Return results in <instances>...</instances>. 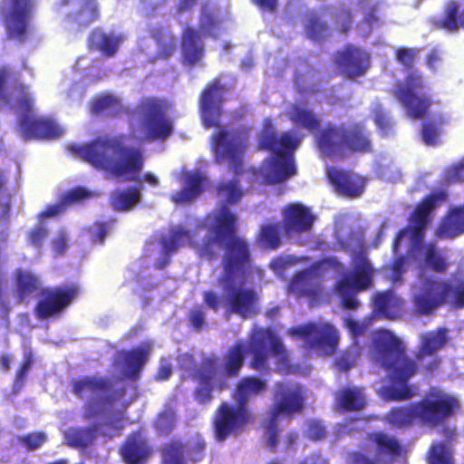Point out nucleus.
<instances>
[{
  "label": "nucleus",
  "instance_id": "obj_22",
  "mask_svg": "<svg viewBox=\"0 0 464 464\" xmlns=\"http://www.w3.org/2000/svg\"><path fill=\"white\" fill-rule=\"evenodd\" d=\"M334 63L350 79L364 75L371 65L370 54L354 44H346L334 53Z\"/></svg>",
  "mask_w": 464,
  "mask_h": 464
},
{
  "label": "nucleus",
  "instance_id": "obj_16",
  "mask_svg": "<svg viewBox=\"0 0 464 464\" xmlns=\"http://www.w3.org/2000/svg\"><path fill=\"white\" fill-rule=\"evenodd\" d=\"M79 294L80 287L76 284L42 288L40 297L33 310L34 315L38 320L58 318Z\"/></svg>",
  "mask_w": 464,
  "mask_h": 464
},
{
  "label": "nucleus",
  "instance_id": "obj_6",
  "mask_svg": "<svg viewBox=\"0 0 464 464\" xmlns=\"http://www.w3.org/2000/svg\"><path fill=\"white\" fill-rule=\"evenodd\" d=\"M300 139L291 132L278 135L273 130H264L260 135L259 146L272 153L266 167L265 177L269 183L276 184L287 180L296 173L294 152L299 146Z\"/></svg>",
  "mask_w": 464,
  "mask_h": 464
},
{
  "label": "nucleus",
  "instance_id": "obj_14",
  "mask_svg": "<svg viewBox=\"0 0 464 464\" xmlns=\"http://www.w3.org/2000/svg\"><path fill=\"white\" fill-rule=\"evenodd\" d=\"M142 116L141 129L146 141L165 140L173 133V121L168 116V104L158 98H145L138 104Z\"/></svg>",
  "mask_w": 464,
  "mask_h": 464
},
{
  "label": "nucleus",
  "instance_id": "obj_50",
  "mask_svg": "<svg viewBox=\"0 0 464 464\" xmlns=\"http://www.w3.org/2000/svg\"><path fill=\"white\" fill-rule=\"evenodd\" d=\"M70 236L68 231L59 228L50 240V249L53 258L64 256L70 246Z\"/></svg>",
  "mask_w": 464,
  "mask_h": 464
},
{
  "label": "nucleus",
  "instance_id": "obj_37",
  "mask_svg": "<svg viewBox=\"0 0 464 464\" xmlns=\"http://www.w3.org/2000/svg\"><path fill=\"white\" fill-rule=\"evenodd\" d=\"M150 352L151 343L149 342H145L141 345L128 351L124 356L126 367L124 375L131 381H137L149 359Z\"/></svg>",
  "mask_w": 464,
  "mask_h": 464
},
{
  "label": "nucleus",
  "instance_id": "obj_27",
  "mask_svg": "<svg viewBox=\"0 0 464 464\" xmlns=\"http://www.w3.org/2000/svg\"><path fill=\"white\" fill-rule=\"evenodd\" d=\"M20 131L24 139H55L63 130L53 120L23 115L20 120Z\"/></svg>",
  "mask_w": 464,
  "mask_h": 464
},
{
  "label": "nucleus",
  "instance_id": "obj_13",
  "mask_svg": "<svg viewBox=\"0 0 464 464\" xmlns=\"http://www.w3.org/2000/svg\"><path fill=\"white\" fill-rule=\"evenodd\" d=\"M286 334L293 339L303 341L305 350L324 355L332 354L339 341L336 329L328 323L308 322L288 328Z\"/></svg>",
  "mask_w": 464,
  "mask_h": 464
},
{
  "label": "nucleus",
  "instance_id": "obj_53",
  "mask_svg": "<svg viewBox=\"0 0 464 464\" xmlns=\"http://www.w3.org/2000/svg\"><path fill=\"white\" fill-rule=\"evenodd\" d=\"M176 413L173 409L168 408L158 414L154 427L162 435L169 434L175 427Z\"/></svg>",
  "mask_w": 464,
  "mask_h": 464
},
{
  "label": "nucleus",
  "instance_id": "obj_11",
  "mask_svg": "<svg viewBox=\"0 0 464 464\" xmlns=\"http://www.w3.org/2000/svg\"><path fill=\"white\" fill-rule=\"evenodd\" d=\"M247 342V353L252 355L249 367L261 373L270 370V353L277 360L278 371L289 366L288 352L282 340L269 328L256 330Z\"/></svg>",
  "mask_w": 464,
  "mask_h": 464
},
{
  "label": "nucleus",
  "instance_id": "obj_49",
  "mask_svg": "<svg viewBox=\"0 0 464 464\" xmlns=\"http://www.w3.org/2000/svg\"><path fill=\"white\" fill-rule=\"evenodd\" d=\"M222 24V19L213 11L204 7L199 18V33L204 35L215 36V31Z\"/></svg>",
  "mask_w": 464,
  "mask_h": 464
},
{
  "label": "nucleus",
  "instance_id": "obj_19",
  "mask_svg": "<svg viewBox=\"0 0 464 464\" xmlns=\"http://www.w3.org/2000/svg\"><path fill=\"white\" fill-rule=\"evenodd\" d=\"M206 441L201 436L189 438L187 441L172 440L161 450V464H193L203 459Z\"/></svg>",
  "mask_w": 464,
  "mask_h": 464
},
{
  "label": "nucleus",
  "instance_id": "obj_20",
  "mask_svg": "<svg viewBox=\"0 0 464 464\" xmlns=\"http://www.w3.org/2000/svg\"><path fill=\"white\" fill-rule=\"evenodd\" d=\"M439 205H416L409 218V225L401 228L392 242V252L398 254L401 240L409 237L410 244H420L424 241L426 228L433 219L435 208Z\"/></svg>",
  "mask_w": 464,
  "mask_h": 464
},
{
  "label": "nucleus",
  "instance_id": "obj_31",
  "mask_svg": "<svg viewBox=\"0 0 464 464\" xmlns=\"http://www.w3.org/2000/svg\"><path fill=\"white\" fill-rule=\"evenodd\" d=\"M61 6L75 5V12L67 14L68 23L79 27H87L99 17V7L96 0H60Z\"/></svg>",
  "mask_w": 464,
  "mask_h": 464
},
{
  "label": "nucleus",
  "instance_id": "obj_24",
  "mask_svg": "<svg viewBox=\"0 0 464 464\" xmlns=\"http://www.w3.org/2000/svg\"><path fill=\"white\" fill-rule=\"evenodd\" d=\"M408 256L421 261L422 266L435 273L443 274L449 267L445 250L440 248L435 242H420L410 244Z\"/></svg>",
  "mask_w": 464,
  "mask_h": 464
},
{
  "label": "nucleus",
  "instance_id": "obj_8",
  "mask_svg": "<svg viewBox=\"0 0 464 464\" xmlns=\"http://www.w3.org/2000/svg\"><path fill=\"white\" fill-rule=\"evenodd\" d=\"M304 406V396L301 387L284 382L275 384L274 402L262 424L266 430V446L271 451L276 452L278 445V420L302 412Z\"/></svg>",
  "mask_w": 464,
  "mask_h": 464
},
{
  "label": "nucleus",
  "instance_id": "obj_39",
  "mask_svg": "<svg viewBox=\"0 0 464 464\" xmlns=\"http://www.w3.org/2000/svg\"><path fill=\"white\" fill-rule=\"evenodd\" d=\"M208 182V178L201 172L188 174L182 188L172 197V200L175 203H185L195 199L206 189Z\"/></svg>",
  "mask_w": 464,
  "mask_h": 464
},
{
  "label": "nucleus",
  "instance_id": "obj_15",
  "mask_svg": "<svg viewBox=\"0 0 464 464\" xmlns=\"http://www.w3.org/2000/svg\"><path fill=\"white\" fill-rule=\"evenodd\" d=\"M255 415L250 409L221 402L213 417V431L216 440L224 441L231 436L242 433L248 424L254 422Z\"/></svg>",
  "mask_w": 464,
  "mask_h": 464
},
{
  "label": "nucleus",
  "instance_id": "obj_58",
  "mask_svg": "<svg viewBox=\"0 0 464 464\" xmlns=\"http://www.w3.org/2000/svg\"><path fill=\"white\" fill-rule=\"evenodd\" d=\"M441 117L437 121H425L422 123L421 137L427 145H435L439 137V126L442 124Z\"/></svg>",
  "mask_w": 464,
  "mask_h": 464
},
{
  "label": "nucleus",
  "instance_id": "obj_63",
  "mask_svg": "<svg viewBox=\"0 0 464 464\" xmlns=\"http://www.w3.org/2000/svg\"><path fill=\"white\" fill-rule=\"evenodd\" d=\"M47 440L44 431L31 432L20 438L21 444L28 450L39 449Z\"/></svg>",
  "mask_w": 464,
  "mask_h": 464
},
{
  "label": "nucleus",
  "instance_id": "obj_44",
  "mask_svg": "<svg viewBox=\"0 0 464 464\" xmlns=\"http://www.w3.org/2000/svg\"><path fill=\"white\" fill-rule=\"evenodd\" d=\"M216 194L222 203H238L244 194L237 179L222 180L216 186Z\"/></svg>",
  "mask_w": 464,
  "mask_h": 464
},
{
  "label": "nucleus",
  "instance_id": "obj_30",
  "mask_svg": "<svg viewBox=\"0 0 464 464\" xmlns=\"http://www.w3.org/2000/svg\"><path fill=\"white\" fill-rule=\"evenodd\" d=\"M247 354V342L237 340L227 347L222 362V371L219 365L217 367L216 375H225L226 380L239 376L244 366L246 355Z\"/></svg>",
  "mask_w": 464,
  "mask_h": 464
},
{
  "label": "nucleus",
  "instance_id": "obj_55",
  "mask_svg": "<svg viewBox=\"0 0 464 464\" xmlns=\"http://www.w3.org/2000/svg\"><path fill=\"white\" fill-rule=\"evenodd\" d=\"M372 113L373 121L380 130L385 135L389 134L393 123L382 105L377 102L372 108Z\"/></svg>",
  "mask_w": 464,
  "mask_h": 464
},
{
  "label": "nucleus",
  "instance_id": "obj_1",
  "mask_svg": "<svg viewBox=\"0 0 464 464\" xmlns=\"http://www.w3.org/2000/svg\"><path fill=\"white\" fill-rule=\"evenodd\" d=\"M229 205H220L218 211L208 214L198 224L194 232L181 227H172L168 236L160 239V257L155 268L164 269L171 262V256L184 245L194 248L199 257L215 261L218 250L222 248L220 261L222 272L218 283L224 287L231 286L237 278L246 274L251 262L250 245L237 235V217L228 208Z\"/></svg>",
  "mask_w": 464,
  "mask_h": 464
},
{
  "label": "nucleus",
  "instance_id": "obj_12",
  "mask_svg": "<svg viewBox=\"0 0 464 464\" xmlns=\"http://www.w3.org/2000/svg\"><path fill=\"white\" fill-rule=\"evenodd\" d=\"M35 5L36 0H4L1 18L8 40L24 44L29 39Z\"/></svg>",
  "mask_w": 464,
  "mask_h": 464
},
{
  "label": "nucleus",
  "instance_id": "obj_62",
  "mask_svg": "<svg viewBox=\"0 0 464 464\" xmlns=\"http://www.w3.org/2000/svg\"><path fill=\"white\" fill-rule=\"evenodd\" d=\"M120 105V101L111 95H104L95 99L92 103V112L99 114L116 109Z\"/></svg>",
  "mask_w": 464,
  "mask_h": 464
},
{
  "label": "nucleus",
  "instance_id": "obj_52",
  "mask_svg": "<svg viewBox=\"0 0 464 464\" xmlns=\"http://www.w3.org/2000/svg\"><path fill=\"white\" fill-rule=\"evenodd\" d=\"M305 28L310 38L314 41L324 38L329 32L327 24L315 13L309 15Z\"/></svg>",
  "mask_w": 464,
  "mask_h": 464
},
{
  "label": "nucleus",
  "instance_id": "obj_32",
  "mask_svg": "<svg viewBox=\"0 0 464 464\" xmlns=\"http://www.w3.org/2000/svg\"><path fill=\"white\" fill-rule=\"evenodd\" d=\"M266 388L267 383L266 380H262L256 376H246L238 381L231 397L237 405L243 409H249L248 403L250 400L263 393Z\"/></svg>",
  "mask_w": 464,
  "mask_h": 464
},
{
  "label": "nucleus",
  "instance_id": "obj_5",
  "mask_svg": "<svg viewBox=\"0 0 464 464\" xmlns=\"http://www.w3.org/2000/svg\"><path fill=\"white\" fill-rule=\"evenodd\" d=\"M418 54L416 48L399 47L395 50L396 61L410 72L403 81L398 82L392 90V95L403 107L408 117L421 120L429 115L433 104L431 95L425 92L427 87L424 76L411 71Z\"/></svg>",
  "mask_w": 464,
  "mask_h": 464
},
{
  "label": "nucleus",
  "instance_id": "obj_56",
  "mask_svg": "<svg viewBox=\"0 0 464 464\" xmlns=\"http://www.w3.org/2000/svg\"><path fill=\"white\" fill-rule=\"evenodd\" d=\"M441 285L444 287L448 286V289L445 293V301L448 296H450V303L456 308H463L464 307V281H459L455 285H450L449 283H441Z\"/></svg>",
  "mask_w": 464,
  "mask_h": 464
},
{
  "label": "nucleus",
  "instance_id": "obj_48",
  "mask_svg": "<svg viewBox=\"0 0 464 464\" xmlns=\"http://www.w3.org/2000/svg\"><path fill=\"white\" fill-rule=\"evenodd\" d=\"M334 24L341 34L348 33L353 24V14L350 7L345 4H340L333 12Z\"/></svg>",
  "mask_w": 464,
  "mask_h": 464
},
{
  "label": "nucleus",
  "instance_id": "obj_9",
  "mask_svg": "<svg viewBox=\"0 0 464 464\" xmlns=\"http://www.w3.org/2000/svg\"><path fill=\"white\" fill-rule=\"evenodd\" d=\"M374 268L365 250H359L353 257L351 271L343 273L334 283V294L340 305L347 310H356L361 303L357 294L370 289L373 285Z\"/></svg>",
  "mask_w": 464,
  "mask_h": 464
},
{
  "label": "nucleus",
  "instance_id": "obj_4",
  "mask_svg": "<svg viewBox=\"0 0 464 464\" xmlns=\"http://www.w3.org/2000/svg\"><path fill=\"white\" fill-rule=\"evenodd\" d=\"M70 150L95 169L114 177L139 174L144 163L141 150L127 146L121 134L99 136L85 145H71Z\"/></svg>",
  "mask_w": 464,
  "mask_h": 464
},
{
  "label": "nucleus",
  "instance_id": "obj_57",
  "mask_svg": "<svg viewBox=\"0 0 464 464\" xmlns=\"http://www.w3.org/2000/svg\"><path fill=\"white\" fill-rule=\"evenodd\" d=\"M108 232L109 227L106 222H94L83 228V233L88 236L90 241L93 244H102Z\"/></svg>",
  "mask_w": 464,
  "mask_h": 464
},
{
  "label": "nucleus",
  "instance_id": "obj_23",
  "mask_svg": "<svg viewBox=\"0 0 464 464\" xmlns=\"http://www.w3.org/2000/svg\"><path fill=\"white\" fill-rule=\"evenodd\" d=\"M325 175L334 191L343 197L355 198L360 197L365 189V180L353 171L328 166Z\"/></svg>",
  "mask_w": 464,
  "mask_h": 464
},
{
  "label": "nucleus",
  "instance_id": "obj_43",
  "mask_svg": "<svg viewBox=\"0 0 464 464\" xmlns=\"http://www.w3.org/2000/svg\"><path fill=\"white\" fill-rule=\"evenodd\" d=\"M388 421L394 427L406 428L419 422L416 403L392 408L387 413Z\"/></svg>",
  "mask_w": 464,
  "mask_h": 464
},
{
  "label": "nucleus",
  "instance_id": "obj_21",
  "mask_svg": "<svg viewBox=\"0 0 464 464\" xmlns=\"http://www.w3.org/2000/svg\"><path fill=\"white\" fill-rule=\"evenodd\" d=\"M227 88L219 80L208 82L199 95V109L206 128L218 127Z\"/></svg>",
  "mask_w": 464,
  "mask_h": 464
},
{
  "label": "nucleus",
  "instance_id": "obj_29",
  "mask_svg": "<svg viewBox=\"0 0 464 464\" xmlns=\"http://www.w3.org/2000/svg\"><path fill=\"white\" fill-rule=\"evenodd\" d=\"M119 452L125 464H146L152 449L140 432H135L126 439Z\"/></svg>",
  "mask_w": 464,
  "mask_h": 464
},
{
  "label": "nucleus",
  "instance_id": "obj_35",
  "mask_svg": "<svg viewBox=\"0 0 464 464\" xmlns=\"http://www.w3.org/2000/svg\"><path fill=\"white\" fill-rule=\"evenodd\" d=\"M464 234V205L450 208L435 230L438 239H453Z\"/></svg>",
  "mask_w": 464,
  "mask_h": 464
},
{
  "label": "nucleus",
  "instance_id": "obj_7",
  "mask_svg": "<svg viewBox=\"0 0 464 464\" xmlns=\"http://www.w3.org/2000/svg\"><path fill=\"white\" fill-rule=\"evenodd\" d=\"M71 387L73 394L80 399L92 397L83 404L82 418L85 421L103 417L107 410L123 395V392L116 395L111 381L106 377L80 376L71 381Z\"/></svg>",
  "mask_w": 464,
  "mask_h": 464
},
{
  "label": "nucleus",
  "instance_id": "obj_36",
  "mask_svg": "<svg viewBox=\"0 0 464 464\" xmlns=\"http://www.w3.org/2000/svg\"><path fill=\"white\" fill-rule=\"evenodd\" d=\"M314 219L304 205H288L285 211L284 226L287 232H304L312 227Z\"/></svg>",
  "mask_w": 464,
  "mask_h": 464
},
{
  "label": "nucleus",
  "instance_id": "obj_61",
  "mask_svg": "<svg viewBox=\"0 0 464 464\" xmlns=\"http://www.w3.org/2000/svg\"><path fill=\"white\" fill-rule=\"evenodd\" d=\"M140 192L138 188L131 187L126 189H116L113 191L111 203H139Z\"/></svg>",
  "mask_w": 464,
  "mask_h": 464
},
{
  "label": "nucleus",
  "instance_id": "obj_18",
  "mask_svg": "<svg viewBox=\"0 0 464 464\" xmlns=\"http://www.w3.org/2000/svg\"><path fill=\"white\" fill-rule=\"evenodd\" d=\"M250 266L246 274L242 278H237L235 283L227 287L224 288L219 283L218 285L227 294L225 295V302L227 307V312L236 314L241 318H250L257 314L258 307V295L256 292L248 287L236 286L237 285H243L246 283L247 277L252 273L254 267V259L252 252L250 251Z\"/></svg>",
  "mask_w": 464,
  "mask_h": 464
},
{
  "label": "nucleus",
  "instance_id": "obj_33",
  "mask_svg": "<svg viewBox=\"0 0 464 464\" xmlns=\"http://www.w3.org/2000/svg\"><path fill=\"white\" fill-rule=\"evenodd\" d=\"M375 313L385 319L395 320L402 315L404 301L392 290L378 292L373 295Z\"/></svg>",
  "mask_w": 464,
  "mask_h": 464
},
{
  "label": "nucleus",
  "instance_id": "obj_45",
  "mask_svg": "<svg viewBox=\"0 0 464 464\" xmlns=\"http://www.w3.org/2000/svg\"><path fill=\"white\" fill-rule=\"evenodd\" d=\"M281 226L279 223L265 224L260 227L256 242L259 246L268 249H276L281 245Z\"/></svg>",
  "mask_w": 464,
  "mask_h": 464
},
{
  "label": "nucleus",
  "instance_id": "obj_2",
  "mask_svg": "<svg viewBox=\"0 0 464 464\" xmlns=\"http://www.w3.org/2000/svg\"><path fill=\"white\" fill-rule=\"evenodd\" d=\"M447 343L446 330L439 329L421 335L415 357L406 353L404 343L392 331L379 329L372 339L371 357L372 362L386 371L391 385L387 388L388 398L392 401L411 399L414 392L408 382L418 374L420 363L426 356H433Z\"/></svg>",
  "mask_w": 464,
  "mask_h": 464
},
{
  "label": "nucleus",
  "instance_id": "obj_42",
  "mask_svg": "<svg viewBox=\"0 0 464 464\" xmlns=\"http://www.w3.org/2000/svg\"><path fill=\"white\" fill-rule=\"evenodd\" d=\"M314 277L307 269L296 272L288 284L289 292L298 297L315 298L320 295L321 287L313 282Z\"/></svg>",
  "mask_w": 464,
  "mask_h": 464
},
{
  "label": "nucleus",
  "instance_id": "obj_28",
  "mask_svg": "<svg viewBox=\"0 0 464 464\" xmlns=\"http://www.w3.org/2000/svg\"><path fill=\"white\" fill-rule=\"evenodd\" d=\"M214 143L217 161L220 163L227 160L230 169L235 174L242 173V151L237 144L229 140L227 130H220L214 137Z\"/></svg>",
  "mask_w": 464,
  "mask_h": 464
},
{
  "label": "nucleus",
  "instance_id": "obj_54",
  "mask_svg": "<svg viewBox=\"0 0 464 464\" xmlns=\"http://www.w3.org/2000/svg\"><path fill=\"white\" fill-rule=\"evenodd\" d=\"M360 348L353 347L344 351L335 359V366L340 372H348L356 365L360 357Z\"/></svg>",
  "mask_w": 464,
  "mask_h": 464
},
{
  "label": "nucleus",
  "instance_id": "obj_10",
  "mask_svg": "<svg viewBox=\"0 0 464 464\" xmlns=\"http://www.w3.org/2000/svg\"><path fill=\"white\" fill-rule=\"evenodd\" d=\"M179 368L189 372L192 380L198 382L195 388L194 398L199 404H208L213 400V391L222 392L227 390L229 382L225 375H216L218 366V357L210 354L202 358L198 366H196L195 358L190 353H182L179 356Z\"/></svg>",
  "mask_w": 464,
  "mask_h": 464
},
{
  "label": "nucleus",
  "instance_id": "obj_40",
  "mask_svg": "<svg viewBox=\"0 0 464 464\" xmlns=\"http://www.w3.org/2000/svg\"><path fill=\"white\" fill-rule=\"evenodd\" d=\"M100 429L99 424L70 428L64 432L65 443L73 449L85 450L94 444Z\"/></svg>",
  "mask_w": 464,
  "mask_h": 464
},
{
  "label": "nucleus",
  "instance_id": "obj_60",
  "mask_svg": "<svg viewBox=\"0 0 464 464\" xmlns=\"http://www.w3.org/2000/svg\"><path fill=\"white\" fill-rule=\"evenodd\" d=\"M34 362V354L31 351H28L24 353L23 360L15 372V377L14 380V384L17 388H21L26 379V376L32 367Z\"/></svg>",
  "mask_w": 464,
  "mask_h": 464
},
{
  "label": "nucleus",
  "instance_id": "obj_59",
  "mask_svg": "<svg viewBox=\"0 0 464 464\" xmlns=\"http://www.w3.org/2000/svg\"><path fill=\"white\" fill-rule=\"evenodd\" d=\"M49 235L48 228L43 226L32 227L26 234V240L29 246L41 251L46 237Z\"/></svg>",
  "mask_w": 464,
  "mask_h": 464
},
{
  "label": "nucleus",
  "instance_id": "obj_64",
  "mask_svg": "<svg viewBox=\"0 0 464 464\" xmlns=\"http://www.w3.org/2000/svg\"><path fill=\"white\" fill-rule=\"evenodd\" d=\"M188 321L189 326L197 332L202 331L206 324V313L201 306L195 307L188 312Z\"/></svg>",
  "mask_w": 464,
  "mask_h": 464
},
{
  "label": "nucleus",
  "instance_id": "obj_47",
  "mask_svg": "<svg viewBox=\"0 0 464 464\" xmlns=\"http://www.w3.org/2000/svg\"><path fill=\"white\" fill-rule=\"evenodd\" d=\"M427 461L429 464H455L450 448L442 441L430 445L427 452Z\"/></svg>",
  "mask_w": 464,
  "mask_h": 464
},
{
  "label": "nucleus",
  "instance_id": "obj_46",
  "mask_svg": "<svg viewBox=\"0 0 464 464\" xmlns=\"http://www.w3.org/2000/svg\"><path fill=\"white\" fill-rule=\"evenodd\" d=\"M343 268V264L335 256H327L314 262L307 271L314 279H323L330 273L339 272Z\"/></svg>",
  "mask_w": 464,
  "mask_h": 464
},
{
  "label": "nucleus",
  "instance_id": "obj_3",
  "mask_svg": "<svg viewBox=\"0 0 464 464\" xmlns=\"http://www.w3.org/2000/svg\"><path fill=\"white\" fill-rule=\"evenodd\" d=\"M287 115L295 127L314 134L318 151L332 160H343L351 153L372 151L370 133L362 122H327L322 127L321 117L313 109L301 104H293Z\"/></svg>",
  "mask_w": 464,
  "mask_h": 464
},
{
  "label": "nucleus",
  "instance_id": "obj_38",
  "mask_svg": "<svg viewBox=\"0 0 464 464\" xmlns=\"http://www.w3.org/2000/svg\"><path fill=\"white\" fill-rule=\"evenodd\" d=\"M335 403L344 412L362 411L367 404L364 389L357 386L342 388L336 392Z\"/></svg>",
  "mask_w": 464,
  "mask_h": 464
},
{
  "label": "nucleus",
  "instance_id": "obj_25",
  "mask_svg": "<svg viewBox=\"0 0 464 464\" xmlns=\"http://www.w3.org/2000/svg\"><path fill=\"white\" fill-rule=\"evenodd\" d=\"M448 286L441 282L428 279L420 292L413 295L411 302L417 315H430L434 310L445 303V293Z\"/></svg>",
  "mask_w": 464,
  "mask_h": 464
},
{
  "label": "nucleus",
  "instance_id": "obj_26",
  "mask_svg": "<svg viewBox=\"0 0 464 464\" xmlns=\"http://www.w3.org/2000/svg\"><path fill=\"white\" fill-rule=\"evenodd\" d=\"M180 60L182 64L196 66L201 64L205 56L203 35L194 27L186 25L180 35Z\"/></svg>",
  "mask_w": 464,
  "mask_h": 464
},
{
  "label": "nucleus",
  "instance_id": "obj_51",
  "mask_svg": "<svg viewBox=\"0 0 464 464\" xmlns=\"http://www.w3.org/2000/svg\"><path fill=\"white\" fill-rule=\"evenodd\" d=\"M99 193L87 188L77 186L63 193L59 203H79L84 200L97 198Z\"/></svg>",
  "mask_w": 464,
  "mask_h": 464
},
{
  "label": "nucleus",
  "instance_id": "obj_41",
  "mask_svg": "<svg viewBox=\"0 0 464 464\" xmlns=\"http://www.w3.org/2000/svg\"><path fill=\"white\" fill-rule=\"evenodd\" d=\"M120 35L106 34L100 29H94L88 37V47L91 51H99L107 57L113 56L121 43Z\"/></svg>",
  "mask_w": 464,
  "mask_h": 464
},
{
  "label": "nucleus",
  "instance_id": "obj_34",
  "mask_svg": "<svg viewBox=\"0 0 464 464\" xmlns=\"http://www.w3.org/2000/svg\"><path fill=\"white\" fill-rule=\"evenodd\" d=\"M14 292L19 302L33 297L41 289L40 276L30 269L18 267L14 271Z\"/></svg>",
  "mask_w": 464,
  "mask_h": 464
},
{
  "label": "nucleus",
  "instance_id": "obj_17",
  "mask_svg": "<svg viewBox=\"0 0 464 464\" xmlns=\"http://www.w3.org/2000/svg\"><path fill=\"white\" fill-rule=\"evenodd\" d=\"M419 422L431 429L442 425L459 409V401L449 394L438 392L415 402Z\"/></svg>",
  "mask_w": 464,
  "mask_h": 464
}]
</instances>
